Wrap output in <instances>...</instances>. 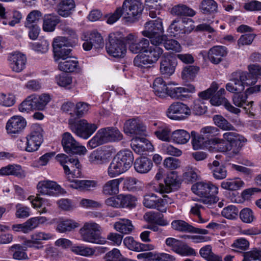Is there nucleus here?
<instances>
[{
  "label": "nucleus",
  "instance_id": "obj_1",
  "mask_svg": "<svg viewBox=\"0 0 261 261\" xmlns=\"http://www.w3.org/2000/svg\"><path fill=\"white\" fill-rule=\"evenodd\" d=\"M211 141L214 146H217L215 148L220 152L230 151L234 147L232 153V155H236L247 142V139L236 132H228L223 134V139L214 138Z\"/></svg>",
  "mask_w": 261,
  "mask_h": 261
},
{
  "label": "nucleus",
  "instance_id": "obj_2",
  "mask_svg": "<svg viewBox=\"0 0 261 261\" xmlns=\"http://www.w3.org/2000/svg\"><path fill=\"white\" fill-rule=\"evenodd\" d=\"M133 161V153L130 150L119 151L108 167V175L111 178H113L126 172L132 166Z\"/></svg>",
  "mask_w": 261,
  "mask_h": 261
},
{
  "label": "nucleus",
  "instance_id": "obj_3",
  "mask_svg": "<svg viewBox=\"0 0 261 261\" xmlns=\"http://www.w3.org/2000/svg\"><path fill=\"white\" fill-rule=\"evenodd\" d=\"M194 193L202 198L201 201L208 206L217 203L219 198L216 196L218 193V187L210 181L198 182L193 185L191 188Z\"/></svg>",
  "mask_w": 261,
  "mask_h": 261
},
{
  "label": "nucleus",
  "instance_id": "obj_4",
  "mask_svg": "<svg viewBox=\"0 0 261 261\" xmlns=\"http://www.w3.org/2000/svg\"><path fill=\"white\" fill-rule=\"evenodd\" d=\"M106 49L108 54L114 58H123L126 52V47L122 33L117 32L110 34Z\"/></svg>",
  "mask_w": 261,
  "mask_h": 261
},
{
  "label": "nucleus",
  "instance_id": "obj_5",
  "mask_svg": "<svg viewBox=\"0 0 261 261\" xmlns=\"http://www.w3.org/2000/svg\"><path fill=\"white\" fill-rule=\"evenodd\" d=\"M164 29L161 19L150 20L145 23L144 30L142 32L143 36L149 38L152 45H161L165 38L163 35Z\"/></svg>",
  "mask_w": 261,
  "mask_h": 261
},
{
  "label": "nucleus",
  "instance_id": "obj_6",
  "mask_svg": "<svg viewBox=\"0 0 261 261\" xmlns=\"http://www.w3.org/2000/svg\"><path fill=\"white\" fill-rule=\"evenodd\" d=\"M123 19L127 22L134 23L139 20L144 9L139 0H125L122 7Z\"/></svg>",
  "mask_w": 261,
  "mask_h": 261
},
{
  "label": "nucleus",
  "instance_id": "obj_7",
  "mask_svg": "<svg viewBox=\"0 0 261 261\" xmlns=\"http://www.w3.org/2000/svg\"><path fill=\"white\" fill-rule=\"evenodd\" d=\"M100 226L95 222L85 223L79 232L83 241L94 244H104L106 241L100 236Z\"/></svg>",
  "mask_w": 261,
  "mask_h": 261
},
{
  "label": "nucleus",
  "instance_id": "obj_8",
  "mask_svg": "<svg viewBox=\"0 0 261 261\" xmlns=\"http://www.w3.org/2000/svg\"><path fill=\"white\" fill-rule=\"evenodd\" d=\"M68 46H72L71 43L65 37H57L54 39L53 47L56 62H59L60 60H66L71 57L72 49L67 48Z\"/></svg>",
  "mask_w": 261,
  "mask_h": 261
},
{
  "label": "nucleus",
  "instance_id": "obj_9",
  "mask_svg": "<svg viewBox=\"0 0 261 261\" xmlns=\"http://www.w3.org/2000/svg\"><path fill=\"white\" fill-rule=\"evenodd\" d=\"M56 159L63 167L65 174L68 176L69 180L70 175L72 177H78L81 175V171L79 168L80 162L77 158L68 156L65 154H58Z\"/></svg>",
  "mask_w": 261,
  "mask_h": 261
},
{
  "label": "nucleus",
  "instance_id": "obj_10",
  "mask_svg": "<svg viewBox=\"0 0 261 261\" xmlns=\"http://www.w3.org/2000/svg\"><path fill=\"white\" fill-rule=\"evenodd\" d=\"M42 133L43 129L39 124H33L30 133L25 138V145L23 149L30 152L37 150L43 141Z\"/></svg>",
  "mask_w": 261,
  "mask_h": 261
},
{
  "label": "nucleus",
  "instance_id": "obj_11",
  "mask_svg": "<svg viewBox=\"0 0 261 261\" xmlns=\"http://www.w3.org/2000/svg\"><path fill=\"white\" fill-rule=\"evenodd\" d=\"M69 128L77 136L84 139H88L97 129L95 123H89L86 119L76 122L69 120Z\"/></svg>",
  "mask_w": 261,
  "mask_h": 261
},
{
  "label": "nucleus",
  "instance_id": "obj_12",
  "mask_svg": "<svg viewBox=\"0 0 261 261\" xmlns=\"http://www.w3.org/2000/svg\"><path fill=\"white\" fill-rule=\"evenodd\" d=\"M61 144L65 152L68 154L84 155L87 150L69 132L62 135Z\"/></svg>",
  "mask_w": 261,
  "mask_h": 261
},
{
  "label": "nucleus",
  "instance_id": "obj_13",
  "mask_svg": "<svg viewBox=\"0 0 261 261\" xmlns=\"http://www.w3.org/2000/svg\"><path fill=\"white\" fill-rule=\"evenodd\" d=\"M191 114V109L180 102H173L166 111V115L169 119L177 121L186 119Z\"/></svg>",
  "mask_w": 261,
  "mask_h": 261
},
{
  "label": "nucleus",
  "instance_id": "obj_14",
  "mask_svg": "<svg viewBox=\"0 0 261 261\" xmlns=\"http://www.w3.org/2000/svg\"><path fill=\"white\" fill-rule=\"evenodd\" d=\"M114 153V149L110 147L99 148L90 153L89 161L94 165H102L108 163Z\"/></svg>",
  "mask_w": 261,
  "mask_h": 261
},
{
  "label": "nucleus",
  "instance_id": "obj_15",
  "mask_svg": "<svg viewBox=\"0 0 261 261\" xmlns=\"http://www.w3.org/2000/svg\"><path fill=\"white\" fill-rule=\"evenodd\" d=\"M166 245L175 253L181 256L195 255V250L182 241L174 238H168L165 240Z\"/></svg>",
  "mask_w": 261,
  "mask_h": 261
},
{
  "label": "nucleus",
  "instance_id": "obj_16",
  "mask_svg": "<svg viewBox=\"0 0 261 261\" xmlns=\"http://www.w3.org/2000/svg\"><path fill=\"white\" fill-rule=\"evenodd\" d=\"M250 75L247 72H241L240 74L239 79H232L226 85V90L234 94L241 92L244 90L245 86L253 85L255 84L254 80L251 83L247 82L248 78Z\"/></svg>",
  "mask_w": 261,
  "mask_h": 261
},
{
  "label": "nucleus",
  "instance_id": "obj_17",
  "mask_svg": "<svg viewBox=\"0 0 261 261\" xmlns=\"http://www.w3.org/2000/svg\"><path fill=\"white\" fill-rule=\"evenodd\" d=\"M123 129L125 134L134 137L142 134L146 130V127L140 119L133 118L125 122Z\"/></svg>",
  "mask_w": 261,
  "mask_h": 261
},
{
  "label": "nucleus",
  "instance_id": "obj_18",
  "mask_svg": "<svg viewBox=\"0 0 261 261\" xmlns=\"http://www.w3.org/2000/svg\"><path fill=\"white\" fill-rule=\"evenodd\" d=\"M47 221L45 217H35L28 219L22 224H15L12 226V229L16 231H22L28 233L37 228L40 224H43Z\"/></svg>",
  "mask_w": 261,
  "mask_h": 261
},
{
  "label": "nucleus",
  "instance_id": "obj_19",
  "mask_svg": "<svg viewBox=\"0 0 261 261\" xmlns=\"http://www.w3.org/2000/svg\"><path fill=\"white\" fill-rule=\"evenodd\" d=\"M260 86L259 85H256L248 88L245 93H242L241 92L234 94L232 97L233 104L236 106L243 108L245 110L247 109V107L249 106L252 107L253 101H251L248 102L247 101V94H250L259 91L260 90Z\"/></svg>",
  "mask_w": 261,
  "mask_h": 261
},
{
  "label": "nucleus",
  "instance_id": "obj_20",
  "mask_svg": "<svg viewBox=\"0 0 261 261\" xmlns=\"http://www.w3.org/2000/svg\"><path fill=\"white\" fill-rule=\"evenodd\" d=\"M38 192L42 195L57 196L61 193L62 188L57 182L44 180L39 181L37 186Z\"/></svg>",
  "mask_w": 261,
  "mask_h": 261
},
{
  "label": "nucleus",
  "instance_id": "obj_21",
  "mask_svg": "<svg viewBox=\"0 0 261 261\" xmlns=\"http://www.w3.org/2000/svg\"><path fill=\"white\" fill-rule=\"evenodd\" d=\"M165 185H160L156 191L161 193H169L179 187L180 182L177 173L176 171L169 173L165 179Z\"/></svg>",
  "mask_w": 261,
  "mask_h": 261
},
{
  "label": "nucleus",
  "instance_id": "obj_22",
  "mask_svg": "<svg viewBox=\"0 0 261 261\" xmlns=\"http://www.w3.org/2000/svg\"><path fill=\"white\" fill-rule=\"evenodd\" d=\"M176 65L177 62L175 58L168 54L164 55L160 61V72L165 76H170L174 73Z\"/></svg>",
  "mask_w": 261,
  "mask_h": 261
},
{
  "label": "nucleus",
  "instance_id": "obj_23",
  "mask_svg": "<svg viewBox=\"0 0 261 261\" xmlns=\"http://www.w3.org/2000/svg\"><path fill=\"white\" fill-rule=\"evenodd\" d=\"M26 126V121L21 116H14L7 121L6 128L9 134H17L20 133Z\"/></svg>",
  "mask_w": 261,
  "mask_h": 261
},
{
  "label": "nucleus",
  "instance_id": "obj_24",
  "mask_svg": "<svg viewBox=\"0 0 261 261\" xmlns=\"http://www.w3.org/2000/svg\"><path fill=\"white\" fill-rule=\"evenodd\" d=\"M104 143L116 142L123 139V135L117 127H107L98 130Z\"/></svg>",
  "mask_w": 261,
  "mask_h": 261
},
{
  "label": "nucleus",
  "instance_id": "obj_25",
  "mask_svg": "<svg viewBox=\"0 0 261 261\" xmlns=\"http://www.w3.org/2000/svg\"><path fill=\"white\" fill-rule=\"evenodd\" d=\"M195 91V87L191 85H187L184 87H172L168 84L167 88L166 96L172 98L179 99L184 96L185 94Z\"/></svg>",
  "mask_w": 261,
  "mask_h": 261
},
{
  "label": "nucleus",
  "instance_id": "obj_26",
  "mask_svg": "<svg viewBox=\"0 0 261 261\" xmlns=\"http://www.w3.org/2000/svg\"><path fill=\"white\" fill-rule=\"evenodd\" d=\"M8 60L11 68L15 72L21 71L25 66L27 58L21 53H18L10 55Z\"/></svg>",
  "mask_w": 261,
  "mask_h": 261
},
{
  "label": "nucleus",
  "instance_id": "obj_27",
  "mask_svg": "<svg viewBox=\"0 0 261 261\" xmlns=\"http://www.w3.org/2000/svg\"><path fill=\"white\" fill-rule=\"evenodd\" d=\"M54 235L49 232L44 231H36L31 236V240L28 242L32 244L30 247H34L39 249L43 247L41 245V242L48 241L53 238Z\"/></svg>",
  "mask_w": 261,
  "mask_h": 261
},
{
  "label": "nucleus",
  "instance_id": "obj_28",
  "mask_svg": "<svg viewBox=\"0 0 261 261\" xmlns=\"http://www.w3.org/2000/svg\"><path fill=\"white\" fill-rule=\"evenodd\" d=\"M227 54L226 47L215 46L208 50V60L214 64H218L222 61V58Z\"/></svg>",
  "mask_w": 261,
  "mask_h": 261
},
{
  "label": "nucleus",
  "instance_id": "obj_29",
  "mask_svg": "<svg viewBox=\"0 0 261 261\" xmlns=\"http://www.w3.org/2000/svg\"><path fill=\"white\" fill-rule=\"evenodd\" d=\"M210 102L212 105L215 106L223 105L228 111L235 114H238L241 112L240 109L233 107L225 97L216 93L213 95Z\"/></svg>",
  "mask_w": 261,
  "mask_h": 261
},
{
  "label": "nucleus",
  "instance_id": "obj_30",
  "mask_svg": "<svg viewBox=\"0 0 261 261\" xmlns=\"http://www.w3.org/2000/svg\"><path fill=\"white\" fill-rule=\"evenodd\" d=\"M75 8L74 0H62L58 5L57 11L59 15L67 17L72 14Z\"/></svg>",
  "mask_w": 261,
  "mask_h": 261
},
{
  "label": "nucleus",
  "instance_id": "obj_31",
  "mask_svg": "<svg viewBox=\"0 0 261 261\" xmlns=\"http://www.w3.org/2000/svg\"><path fill=\"white\" fill-rule=\"evenodd\" d=\"M97 182L92 180H73L69 187L82 191H89L96 187Z\"/></svg>",
  "mask_w": 261,
  "mask_h": 261
},
{
  "label": "nucleus",
  "instance_id": "obj_32",
  "mask_svg": "<svg viewBox=\"0 0 261 261\" xmlns=\"http://www.w3.org/2000/svg\"><path fill=\"white\" fill-rule=\"evenodd\" d=\"M123 244L129 249L137 252L149 250L153 249L152 245L142 244L135 241L132 237H127L123 240Z\"/></svg>",
  "mask_w": 261,
  "mask_h": 261
},
{
  "label": "nucleus",
  "instance_id": "obj_33",
  "mask_svg": "<svg viewBox=\"0 0 261 261\" xmlns=\"http://www.w3.org/2000/svg\"><path fill=\"white\" fill-rule=\"evenodd\" d=\"M132 148L136 153L141 154L146 151H152L153 146L151 143L144 138L134 139Z\"/></svg>",
  "mask_w": 261,
  "mask_h": 261
},
{
  "label": "nucleus",
  "instance_id": "obj_34",
  "mask_svg": "<svg viewBox=\"0 0 261 261\" xmlns=\"http://www.w3.org/2000/svg\"><path fill=\"white\" fill-rule=\"evenodd\" d=\"M123 178H120L110 180L102 186V192L105 195L112 196L119 193V187Z\"/></svg>",
  "mask_w": 261,
  "mask_h": 261
},
{
  "label": "nucleus",
  "instance_id": "obj_35",
  "mask_svg": "<svg viewBox=\"0 0 261 261\" xmlns=\"http://www.w3.org/2000/svg\"><path fill=\"white\" fill-rule=\"evenodd\" d=\"M172 132L170 127L164 123H161L154 132L156 137L165 142H170L172 139Z\"/></svg>",
  "mask_w": 261,
  "mask_h": 261
},
{
  "label": "nucleus",
  "instance_id": "obj_36",
  "mask_svg": "<svg viewBox=\"0 0 261 261\" xmlns=\"http://www.w3.org/2000/svg\"><path fill=\"white\" fill-rule=\"evenodd\" d=\"M152 166V161L145 156L137 159L134 163L136 171L140 173H147L150 170Z\"/></svg>",
  "mask_w": 261,
  "mask_h": 261
},
{
  "label": "nucleus",
  "instance_id": "obj_37",
  "mask_svg": "<svg viewBox=\"0 0 261 261\" xmlns=\"http://www.w3.org/2000/svg\"><path fill=\"white\" fill-rule=\"evenodd\" d=\"M0 175H14L18 177L22 178L25 176L24 171L21 167L18 165H9L3 167L0 169Z\"/></svg>",
  "mask_w": 261,
  "mask_h": 261
},
{
  "label": "nucleus",
  "instance_id": "obj_38",
  "mask_svg": "<svg viewBox=\"0 0 261 261\" xmlns=\"http://www.w3.org/2000/svg\"><path fill=\"white\" fill-rule=\"evenodd\" d=\"M171 13L177 16L193 17L196 14L193 9L182 4L174 5L171 9Z\"/></svg>",
  "mask_w": 261,
  "mask_h": 261
},
{
  "label": "nucleus",
  "instance_id": "obj_39",
  "mask_svg": "<svg viewBox=\"0 0 261 261\" xmlns=\"http://www.w3.org/2000/svg\"><path fill=\"white\" fill-rule=\"evenodd\" d=\"M79 62L76 58L71 56L66 60L61 61L58 63V68L65 72H71L77 69Z\"/></svg>",
  "mask_w": 261,
  "mask_h": 261
},
{
  "label": "nucleus",
  "instance_id": "obj_40",
  "mask_svg": "<svg viewBox=\"0 0 261 261\" xmlns=\"http://www.w3.org/2000/svg\"><path fill=\"white\" fill-rule=\"evenodd\" d=\"M115 229L123 234H129L134 229L132 221L127 219H121L115 223Z\"/></svg>",
  "mask_w": 261,
  "mask_h": 261
},
{
  "label": "nucleus",
  "instance_id": "obj_41",
  "mask_svg": "<svg viewBox=\"0 0 261 261\" xmlns=\"http://www.w3.org/2000/svg\"><path fill=\"white\" fill-rule=\"evenodd\" d=\"M9 252L15 260H22L29 258L24 247L20 244H14L10 247Z\"/></svg>",
  "mask_w": 261,
  "mask_h": 261
},
{
  "label": "nucleus",
  "instance_id": "obj_42",
  "mask_svg": "<svg viewBox=\"0 0 261 261\" xmlns=\"http://www.w3.org/2000/svg\"><path fill=\"white\" fill-rule=\"evenodd\" d=\"M149 45V41L145 38H142L138 41L129 43L128 50L133 54L145 53L146 48Z\"/></svg>",
  "mask_w": 261,
  "mask_h": 261
},
{
  "label": "nucleus",
  "instance_id": "obj_43",
  "mask_svg": "<svg viewBox=\"0 0 261 261\" xmlns=\"http://www.w3.org/2000/svg\"><path fill=\"white\" fill-rule=\"evenodd\" d=\"M28 199L30 201L34 207H42V209L38 211L40 214L47 213L48 210L46 207V206H50L51 205V203L49 201L46 199L39 197L38 195L36 197L30 196Z\"/></svg>",
  "mask_w": 261,
  "mask_h": 261
},
{
  "label": "nucleus",
  "instance_id": "obj_44",
  "mask_svg": "<svg viewBox=\"0 0 261 261\" xmlns=\"http://www.w3.org/2000/svg\"><path fill=\"white\" fill-rule=\"evenodd\" d=\"M59 17L54 14H48L43 18V30L45 32H53L59 23Z\"/></svg>",
  "mask_w": 261,
  "mask_h": 261
},
{
  "label": "nucleus",
  "instance_id": "obj_45",
  "mask_svg": "<svg viewBox=\"0 0 261 261\" xmlns=\"http://www.w3.org/2000/svg\"><path fill=\"white\" fill-rule=\"evenodd\" d=\"M168 84L161 77L156 78L153 83L152 88L156 96L164 98L166 96Z\"/></svg>",
  "mask_w": 261,
  "mask_h": 261
},
{
  "label": "nucleus",
  "instance_id": "obj_46",
  "mask_svg": "<svg viewBox=\"0 0 261 261\" xmlns=\"http://www.w3.org/2000/svg\"><path fill=\"white\" fill-rule=\"evenodd\" d=\"M191 138V134L184 129H177L172 132V141L177 144H185Z\"/></svg>",
  "mask_w": 261,
  "mask_h": 261
},
{
  "label": "nucleus",
  "instance_id": "obj_47",
  "mask_svg": "<svg viewBox=\"0 0 261 261\" xmlns=\"http://www.w3.org/2000/svg\"><path fill=\"white\" fill-rule=\"evenodd\" d=\"M36 94L31 95L21 102L19 105L18 109L19 111L23 113H28L30 111L37 110L36 105Z\"/></svg>",
  "mask_w": 261,
  "mask_h": 261
},
{
  "label": "nucleus",
  "instance_id": "obj_48",
  "mask_svg": "<svg viewBox=\"0 0 261 261\" xmlns=\"http://www.w3.org/2000/svg\"><path fill=\"white\" fill-rule=\"evenodd\" d=\"M71 250L75 254L87 257L93 256L96 252L94 248L84 245H73L71 247Z\"/></svg>",
  "mask_w": 261,
  "mask_h": 261
},
{
  "label": "nucleus",
  "instance_id": "obj_49",
  "mask_svg": "<svg viewBox=\"0 0 261 261\" xmlns=\"http://www.w3.org/2000/svg\"><path fill=\"white\" fill-rule=\"evenodd\" d=\"M159 45H153V46H151L149 45L145 50V55L152 64L156 62L163 53V49L159 47Z\"/></svg>",
  "mask_w": 261,
  "mask_h": 261
},
{
  "label": "nucleus",
  "instance_id": "obj_50",
  "mask_svg": "<svg viewBox=\"0 0 261 261\" xmlns=\"http://www.w3.org/2000/svg\"><path fill=\"white\" fill-rule=\"evenodd\" d=\"M79 224L72 219H66L58 222L57 230L61 233L71 231L79 226Z\"/></svg>",
  "mask_w": 261,
  "mask_h": 261
},
{
  "label": "nucleus",
  "instance_id": "obj_51",
  "mask_svg": "<svg viewBox=\"0 0 261 261\" xmlns=\"http://www.w3.org/2000/svg\"><path fill=\"white\" fill-rule=\"evenodd\" d=\"M200 133L207 140L210 144L214 145V144L211 141L212 139L214 138H218L217 137L220 135V129L215 126H206L203 127L200 130Z\"/></svg>",
  "mask_w": 261,
  "mask_h": 261
},
{
  "label": "nucleus",
  "instance_id": "obj_52",
  "mask_svg": "<svg viewBox=\"0 0 261 261\" xmlns=\"http://www.w3.org/2000/svg\"><path fill=\"white\" fill-rule=\"evenodd\" d=\"M244 182L240 178L227 179L221 182V187L229 191H236L244 186Z\"/></svg>",
  "mask_w": 261,
  "mask_h": 261
},
{
  "label": "nucleus",
  "instance_id": "obj_53",
  "mask_svg": "<svg viewBox=\"0 0 261 261\" xmlns=\"http://www.w3.org/2000/svg\"><path fill=\"white\" fill-rule=\"evenodd\" d=\"M143 203L146 207L156 209L160 212V198L155 194H151L145 195Z\"/></svg>",
  "mask_w": 261,
  "mask_h": 261
},
{
  "label": "nucleus",
  "instance_id": "obj_54",
  "mask_svg": "<svg viewBox=\"0 0 261 261\" xmlns=\"http://www.w3.org/2000/svg\"><path fill=\"white\" fill-rule=\"evenodd\" d=\"M212 246L209 245L202 247L199 251L201 256L207 261H223L221 256L216 255L212 252Z\"/></svg>",
  "mask_w": 261,
  "mask_h": 261
},
{
  "label": "nucleus",
  "instance_id": "obj_55",
  "mask_svg": "<svg viewBox=\"0 0 261 261\" xmlns=\"http://www.w3.org/2000/svg\"><path fill=\"white\" fill-rule=\"evenodd\" d=\"M214 124L223 130H234V127L224 117L220 115H216L213 117Z\"/></svg>",
  "mask_w": 261,
  "mask_h": 261
},
{
  "label": "nucleus",
  "instance_id": "obj_56",
  "mask_svg": "<svg viewBox=\"0 0 261 261\" xmlns=\"http://www.w3.org/2000/svg\"><path fill=\"white\" fill-rule=\"evenodd\" d=\"M200 9L204 14H214L217 11V4L214 0H202Z\"/></svg>",
  "mask_w": 261,
  "mask_h": 261
},
{
  "label": "nucleus",
  "instance_id": "obj_57",
  "mask_svg": "<svg viewBox=\"0 0 261 261\" xmlns=\"http://www.w3.org/2000/svg\"><path fill=\"white\" fill-rule=\"evenodd\" d=\"M171 227L177 231L191 232L193 226L182 220H175L171 222Z\"/></svg>",
  "mask_w": 261,
  "mask_h": 261
},
{
  "label": "nucleus",
  "instance_id": "obj_58",
  "mask_svg": "<svg viewBox=\"0 0 261 261\" xmlns=\"http://www.w3.org/2000/svg\"><path fill=\"white\" fill-rule=\"evenodd\" d=\"M137 198L135 196L127 194H120L121 207L132 208L136 206Z\"/></svg>",
  "mask_w": 261,
  "mask_h": 261
},
{
  "label": "nucleus",
  "instance_id": "obj_59",
  "mask_svg": "<svg viewBox=\"0 0 261 261\" xmlns=\"http://www.w3.org/2000/svg\"><path fill=\"white\" fill-rule=\"evenodd\" d=\"M192 144L194 150H198L202 148L204 143L206 141L205 138L200 133L198 134L195 131L191 132Z\"/></svg>",
  "mask_w": 261,
  "mask_h": 261
},
{
  "label": "nucleus",
  "instance_id": "obj_60",
  "mask_svg": "<svg viewBox=\"0 0 261 261\" xmlns=\"http://www.w3.org/2000/svg\"><path fill=\"white\" fill-rule=\"evenodd\" d=\"M163 44L164 47L167 50H172L175 52H180L181 50V46L179 43L172 39H168L165 35V38L161 42V44Z\"/></svg>",
  "mask_w": 261,
  "mask_h": 261
},
{
  "label": "nucleus",
  "instance_id": "obj_61",
  "mask_svg": "<svg viewBox=\"0 0 261 261\" xmlns=\"http://www.w3.org/2000/svg\"><path fill=\"white\" fill-rule=\"evenodd\" d=\"M199 67L196 66H187L181 72V76L184 80H193L199 71Z\"/></svg>",
  "mask_w": 261,
  "mask_h": 261
},
{
  "label": "nucleus",
  "instance_id": "obj_62",
  "mask_svg": "<svg viewBox=\"0 0 261 261\" xmlns=\"http://www.w3.org/2000/svg\"><path fill=\"white\" fill-rule=\"evenodd\" d=\"M41 16L42 14L39 11H32L27 17L25 27L27 28H31L33 25H37L36 23L41 19Z\"/></svg>",
  "mask_w": 261,
  "mask_h": 261
},
{
  "label": "nucleus",
  "instance_id": "obj_63",
  "mask_svg": "<svg viewBox=\"0 0 261 261\" xmlns=\"http://www.w3.org/2000/svg\"><path fill=\"white\" fill-rule=\"evenodd\" d=\"M239 216L241 221L245 223H251L255 219L254 213L248 207L242 209L240 212Z\"/></svg>",
  "mask_w": 261,
  "mask_h": 261
},
{
  "label": "nucleus",
  "instance_id": "obj_64",
  "mask_svg": "<svg viewBox=\"0 0 261 261\" xmlns=\"http://www.w3.org/2000/svg\"><path fill=\"white\" fill-rule=\"evenodd\" d=\"M239 210L237 207L232 205L224 207L221 212L222 216L229 220L236 219Z\"/></svg>",
  "mask_w": 261,
  "mask_h": 261
}]
</instances>
